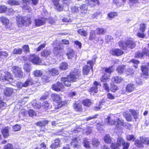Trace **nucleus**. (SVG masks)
<instances>
[{
  "label": "nucleus",
  "mask_w": 149,
  "mask_h": 149,
  "mask_svg": "<svg viewBox=\"0 0 149 149\" xmlns=\"http://www.w3.org/2000/svg\"><path fill=\"white\" fill-rule=\"evenodd\" d=\"M106 121L109 125H115L119 127L120 126H124L125 124L123 120L119 118L116 116L110 114L106 119Z\"/></svg>",
  "instance_id": "nucleus-1"
},
{
  "label": "nucleus",
  "mask_w": 149,
  "mask_h": 149,
  "mask_svg": "<svg viewBox=\"0 0 149 149\" xmlns=\"http://www.w3.org/2000/svg\"><path fill=\"white\" fill-rule=\"evenodd\" d=\"M31 23V19L28 17H19L17 19V24L19 27H21L24 25H29Z\"/></svg>",
  "instance_id": "nucleus-2"
},
{
  "label": "nucleus",
  "mask_w": 149,
  "mask_h": 149,
  "mask_svg": "<svg viewBox=\"0 0 149 149\" xmlns=\"http://www.w3.org/2000/svg\"><path fill=\"white\" fill-rule=\"evenodd\" d=\"M38 0H22V8L24 10H28L30 12L31 9L29 5L33 4L36 5L38 3Z\"/></svg>",
  "instance_id": "nucleus-3"
},
{
  "label": "nucleus",
  "mask_w": 149,
  "mask_h": 149,
  "mask_svg": "<svg viewBox=\"0 0 149 149\" xmlns=\"http://www.w3.org/2000/svg\"><path fill=\"white\" fill-rule=\"evenodd\" d=\"M95 59L94 58L87 62V65L84 66L83 68V72L84 74L87 75L91 69L92 70L93 67L95 64Z\"/></svg>",
  "instance_id": "nucleus-4"
},
{
  "label": "nucleus",
  "mask_w": 149,
  "mask_h": 149,
  "mask_svg": "<svg viewBox=\"0 0 149 149\" xmlns=\"http://www.w3.org/2000/svg\"><path fill=\"white\" fill-rule=\"evenodd\" d=\"M0 80H2L3 81H9L10 83H11L13 81L12 75L8 72L0 73Z\"/></svg>",
  "instance_id": "nucleus-5"
},
{
  "label": "nucleus",
  "mask_w": 149,
  "mask_h": 149,
  "mask_svg": "<svg viewBox=\"0 0 149 149\" xmlns=\"http://www.w3.org/2000/svg\"><path fill=\"white\" fill-rule=\"evenodd\" d=\"M80 74V71L76 69H74L70 72V74L68 75L69 78H70L71 80L75 81L76 79L79 76Z\"/></svg>",
  "instance_id": "nucleus-6"
},
{
  "label": "nucleus",
  "mask_w": 149,
  "mask_h": 149,
  "mask_svg": "<svg viewBox=\"0 0 149 149\" xmlns=\"http://www.w3.org/2000/svg\"><path fill=\"white\" fill-rule=\"evenodd\" d=\"M29 60L35 64L42 65L40 58L35 54H31L29 58Z\"/></svg>",
  "instance_id": "nucleus-7"
},
{
  "label": "nucleus",
  "mask_w": 149,
  "mask_h": 149,
  "mask_svg": "<svg viewBox=\"0 0 149 149\" xmlns=\"http://www.w3.org/2000/svg\"><path fill=\"white\" fill-rule=\"evenodd\" d=\"M52 97L53 100L54 101L57 102L58 104V107L63 106V105L64 104V102L61 100V99L59 95L56 93H54L52 95Z\"/></svg>",
  "instance_id": "nucleus-8"
},
{
  "label": "nucleus",
  "mask_w": 149,
  "mask_h": 149,
  "mask_svg": "<svg viewBox=\"0 0 149 149\" xmlns=\"http://www.w3.org/2000/svg\"><path fill=\"white\" fill-rule=\"evenodd\" d=\"M80 142L81 140L79 138L74 136L72 140L71 144L74 148H78L81 146Z\"/></svg>",
  "instance_id": "nucleus-9"
},
{
  "label": "nucleus",
  "mask_w": 149,
  "mask_h": 149,
  "mask_svg": "<svg viewBox=\"0 0 149 149\" xmlns=\"http://www.w3.org/2000/svg\"><path fill=\"white\" fill-rule=\"evenodd\" d=\"M13 71L15 76L17 77H21L23 75L21 68L18 67L14 66L12 68Z\"/></svg>",
  "instance_id": "nucleus-10"
},
{
  "label": "nucleus",
  "mask_w": 149,
  "mask_h": 149,
  "mask_svg": "<svg viewBox=\"0 0 149 149\" xmlns=\"http://www.w3.org/2000/svg\"><path fill=\"white\" fill-rule=\"evenodd\" d=\"M98 86H101L100 84L95 81L94 82L93 86L89 89V91L91 92V94L93 93H97L98 92Z\"/></svg>",
  "instance_id": "nucleus-11"
},
{
  "label": "nucleus",
  "mask_w": 149,
  "mask_h": 149,
  "mask_svg": "<svg viewBox=\"0 0 149 149\" xmlns=\"http://www.w3.org/2000/svg\"><path fill=\"white\" fill-rule=\"evenodd\" d=\"M74 81L71 80L70 78H69L68 76L66 78L63 77L61 79V83L64 84L66 86H70L71 82Z\"/></svg>",
  "instance_id": "nucleus-12"
},
{
  "label": "nucleus",
  "mask_w": 149,
  "mask_h": 149,
  "mask_svg": "<svg viewBox=\"0 0 149 149\" xmlns=\"http://www.w3.org/2000/svg\"><path fill=\"white\" fill-rule=\"evenodd\" d=\"M47 18H42L36 19L35 20V25L36 26H40L43 25L46 22Z\"/></svg>",
  "instance_id": "nucleus-13"
},
{
  "label": "nucleus",
  "mask_w": 149,
  "mask_h": 149,
  "mask_svg": "<svg viewBox=\"0 0 149 149\" xmlns=\"http://www.w3.org/2000/svg\"><path fill=\"white\" fill-rule=\"evenodd\" d=\"M79 7L80 9L79 13L80 14V15L82 16L87 13L88 6L86 4H84L79 6Z\"/></svg>",
  "instance_id": "nucleus-14"
},
{
  "label": "nucleus",
  "mask_w": 149,
  "mask_h": 149,
  "mask_svg": "<svg viewBox=\"0 0 149 149\" xmlns=\"http://www.w3.org/2000/svg\"><path fill=\"white\" fill-rule=\"evenodd\" d=\"M33 84V81L31 78H29L24 83L22 84L20 83L19 85L20 88H21L22 86L26 87L28 86L31 85Z\"/></svg>",
  "instance_id": "nucleus-15"
},
{
  "label": "nucleus",
  "mask_w": 149,
  "mask_h": 149,
  "mask_svg": "<svg viewBox=\"0 0 149 149\" xmlns=\"http://www.w3.org/2000/svg\"><path fill=\"white\" fill-rule=\"evenodd\" d=\"M63 85L60 82H58L56 84H54L52 86L53 89L56 91H61L63 89Z\"/></svg>",
  "instance_id": "nucleus-16"
},
{
  "label": "nucleus",
  "mask_w": 149,
  "mask_h": 149,
  "mask_svg": "<svg viewBox=\"0 0 149 149\" xmlns=\"http://www.w3.org/2000/svg\"><path fill=\"white\" fill-rule=\"evenodd\" d=\"M63 49L61 48L59 46L58 47H54L53 52L55 55L57 56L61 55L63 53Z\"/></svg>",
  "instance_id": "nucleus-17"
},
{
  "label": "nucleus",
  "mask_w": 149,
  "mask_h": 149,
  "mask_svg": "<svg viewBox=\"0 0 149 149\" xmlns=\"http://www.w3.org/2000/svg\"><path fill=\"white\" fill-rule=\"evenodd\" d=\"M60 0H52L54 5L58 11H61L63 9V7L59 4Z\"/></svg>",
  "instance_id": "nucleus-18"
},
{
  "label": "nucleus",
  "mask_w": 149,
  "mask_h": 149,
  "mask_svg": "<svg viewBox=\"0 0 149 149\" xmlns=\"http://www.w3.org/2000/svg\"><path fill=\"white\" fill-rule=\"evenodd\" d=\"M24 116H29L31 117L36 116L37 113L36 112L32 109H30L27 111H25L24 114Z\"/></svg>",
  "instance_id": "nucleus-19"
},
{
  "label": "nucleus",
  "mask_w": 149,
  "mask_h": 149,
  "mask_svg": "<svg viewBox=\"0 0 149 149\" xmlns=\"http://www.w3.org/2000/svg\"><path fill=\"white\" fill-rule=\"evenodd\" d=\"M126 48L128 47L131 49H133L135 46V44L134 42L130 40H127L125 42Z\"/></svg>",
  "instance_id": "nucleus-20"
},
{
  "label": "nucleus",
  "mask_w": 149,
  "mask_h": 149,
  "mask_svg": "<svg viewBox=\"0 0 149 149\" xmlns=\"http://www.w3.org/2000/svg\"><path fill=\"white\" fill-rule=\"evenodd\" d=\"M66 55L68 56L69 59L72 58L73 57L75 58V56H76L75 52L73 51V50L70 49H68Z\"/></svg>",
  "instance_id": "nucleus-21"
},
{
  "label": "nucleus",
  "mask_w": 149,
  "mask_h": 149,
  "mask_svg": "<svg viewBox=\"0 0 149 149\" xmlns=\"http://www.w3.org/2000/svg\"><path fill=\"white\" fill-rule=\"evenodd\" d=\"M111 81L114 83L119 84L123 81V79L120 76H114L112 78Z\"/></svg>",
  "instance_id": "nucleus-22"
},
{
  "label": "nucleus",
  "mask_w": 149,
  "mask_h": 149,
  "mask_svg": "<svg viewBox=\"0 0 149 149\" xmlns=\"http://www.w3.org/2000/svg\"><path fill=\"white\" fill-rule=\"evenodd\" d=\"M86 2L89 6L93 7L99 4L98 0H86Z\"/></svg>",
  "instance_id": "nucleus-23"
},
{
  "label": "nucleus",
  "mask_w": 149,
  "mask_h": 149,
  "mask_svg": "<svg viewBox=\"0 0 149 149\" xmlns=\"http://www.w3.org/2000/svg\"><path fill=\"white\" fill-rule=\"evenodd\" d=\"M60 142L59 139H56L54 143L50 146V147L52 149H55L60 146Z\"/></svg>",
  "instance_id": "nucleus-24"
},
{
  "label": "nucleus",
  "mask_w": 149,
  "mask_h": 149,
  "mask_svg": "<svg viewBox=\"0 0 149 149\" xmlns=\"http://www.w3.org/2000/svg\"><path fill=\"white\" fill-rule=\"evenodd\" d=\"M72 12L74 14H77L78 16V15H80V14L79 13L80 9L79 6L78 5H76V6L72 7L71 8Z\"/></svg>",
  "instance_id": "nucleus-25"
},
{
  "label": "nucleus",
  "mask_w": 149,
  "mask_h": 149,
  "mask_svg": "<svg viewBox=\"0 0 149 149\" xmlns=\"http://www.w3.org/2000/svg\"><path fill=\"white\" fill-rule=\"evenodd\" d=\"M111 53L113 55L118 56L122 55L123 53V52L120 49H113L111 51Z\"/></svg>",
  "instance_id": "nucleus-26"
},
{
  "label": "nucleus",
  "mask_w": 149,
  "mask_h": 149,
  "mask_svg": "<svg viewBox=\"0 0 149 149\" xmlns=\"http://www.w3.org/2000/svg\"><path fill=\"white\" fill-rule=\"evenodd\" d=\"M13 92V89L12 88H7L4 90V93L5 95L9 96H10Z\"/></svg>",
  "instance_id": "nucleus-27"
},
{
  "label": "nucleus",
  "mask_w": 149,
  "mask_h": 149,
  "mask_svg": "<svg viewBox=\"0 0 149 149\" xmlns=\"http://www.w3.org/2000/svg\"><path fill=\"white\" fill-rule=\"evenodd\" d=\"M1 132L4 138H6L9 136V133L8 127H5L2 129Z\"/></svg>",
  "instance_id": "nucleus-28"
},
{
  "label": "nucleus",
  "mask_w": 149,
  "mask_h": 149,
  "mask_svg": "<svg viewBox=\"0 0 149 149\" xmlns=\"http://www.w3.org/2000/svg\"><path fill=\"white\" fill-rule=\"evenodd\" d=\"M110 76L109 74H104L100 78V81L102 82L109 81V80Z\"/></svg>",
  "instance_id": "nucleus-29"
},
{
  "label": "nucleus",
  "mask_w": 149,
  "mask_h": 149,
  "mask_svg": "<svg viewBox=\"0 0 149 149\" xmlns=\"http://www.w3.org/2000/svg\"><path fill=\"white\" fill-rule=\"evenodd\" d=\"M135 86L132 84H130L127 86L126 90L127 91L130 92L134 91L135 89Z\"/></svg>",
  "instance_id": "nucleus-30"
},
{
  "label": "nucleus",
  "mask_w": 149,
  "mask_h": 149,
  "mask_svg": "<svg viewBox=\"0 0 149 149\" xmlns=\"http://www.w3.org/2000/svg\"><path fill=\"white\" fill-rule=\"evenodd\" d=\"M48 73L53 76H54L58 75L59 73V72L57 68H53L49 70Z\"/></svg>",
  "instance_id": "nucleus-31"
},
{
  "label": "nucleus",
  "mask_w": 149,
  "mask_h": 149,
  "mask_svg": "<svg viewBox=\"0 0 149 149\" xmlns=\"http://www.w3.org/2000/svg\"><path fill=\"white\" fill-rule=\"evenodd\" d=\"M0 20L3 24L4 25H6L9 23V20L8 19L3 16L0 17Z\"/></svg>",
  "instance_id": "nucleus-32"
},
{
  "label": "nucleus",
  "mask_w": 149,
  "mask_h": 149,
  "mask_svg": "<svg viewBox=\"0 0 149 149\" xmlns=\"http://www.w3.org/2000/svg\"><path fill=\"white\" fill-rule=\"evenodd\" d=\"M48 121L47 120H43L37 122L36 123V124L37 126L40 127H42L47 125L48 124Z\"/></svg>",
  "instance_id": "nucleus-33"
},
{
  "label": "nucleus",
  "mask_w": 149,
  "mask_h": 149,
  "mask_svg": "<svg viewBox=\"0 0 149 149\" xmlns=\"http://www.w3.org/2000/svg\"><path fill=\"white\" fill-rule=\"evenodd\" d=\"M83 143L84 146L86 148H91L90 143L87 139H84L83 141Z\"/></svg>",
  "instance_id": "nucleus-34"
},
{
  "label": "nucleus",
  "mask_w": 149,
  "mask_h": 149,
  "mask_svg": "<svg viewBox=\"0 0 149 149\" xmlns=\"http://www.w3.org/2000/svg\"><path fill=\"white\" fill-rule=\"evenodd\" d=\"M105 42L108 44H111V42L113 40V38L111 36L109 35H106L105 36Z\"/></svg>",
  "instance_id": "nucleus-35"
},
{
  "label": "nucleus",
  "mask_w": 149,
  "mask_h": 149,
  "mask_svg": "<svg viewBox=\"0 0 149 149\" xmlns=\"http://www.w3.org/2000/svg\"><path fill=\"white\" fill-rule=\"evenodd\" d=\"M148 67L146 65H142L141 67V70L143 74L146 76L148 75Z\"/></svg>",
  "instance_id": "nucleus-36"
},
{
  "label": "nucleus",
  "mask_w": 149,
  "mask_h": 149,
  "mask_svg": "<svg viewBox=\"0 0 149 149\" xmlns=\"http://www.w3.org/2000/svg\"><path fill=\"white\" fill-rule=\"evenodd\" d=\"M95 32L94 30H92L90 33L89 39L90 40H96Z\"/></svg>",
  "instance_id": "nucleus-37"
},
{
  "label": "nucleus",
  "mask_w": 149,
  "mask_h": 149,
  "mask_svg": "<svg viewBox=\"0 0 149 149\" xmlns=\"http://www.w3.org/2000/svg\"><path fill=\"white\" fill-rule=\"evenodd\" d=\"M8 3L10 6L17 5L19 4V2L16 0H10L7 1Z\"/></svg>",
  "instance_id": "nucleus-38"
},
{
  "label": "nucleus",
  "mask_w": 149,
  "mask_h": 149,
  "mask_svg": "<svg viewBox=\"0 0 149 149\" xmlns=\"http://www.w3.org/2000/svg\"><path fill=\"white\" fill-rule=\"evenodd\" d=\"M125 66L123 65L119 66L117 67L116 71L118 73L121 74L123 73V71L125 70Z\"/></svg>",
  "instance_id": "nucleus-39"
},
{
  "label": "nucleus",
  "mask_w": 149,
  "mask_h": 149,
  "mask_svg": "<svg viewBox=\"0 0 149 149\" xmlns=\"http://www.w3.org/2000/svg\"><path fill=\"white\" fill-rule=\"evenodd\" d=\"M104 141L107 143H109L111 142V138L110 136L108 134L106 135L104 138Z\"/></svg>",
  "instance_id": "nucleus-40"
},
{
  "label": "nucleus",
  "mask_w": 149,
  "mask_h": 149,
  "mask_svg": "<svg viewBox=\"0 0 149 149\" xmlns=\"http://www.w3.org/2000/svg\"><path fill=\"white\" fill-rule=\"evenodd\" d=\"M123 115L127 121H130L132 120L131 115L128 112H125L123 113Z\"/></svg>",
  "instance_id": "nucleus-41"
},
{
  "label": "nucleus",
  "mask_w": 149,
  "mask_h": 149,
  "mask_svg": "<svg viewBox=\"0 0 149 149\" xmlns=\"http://www.w3.org/2000/svg\"><path fill=\"white\" fill-rule=\"evenodd\" d=\"M59 68L62 70H66L68 68V63L66 62L62 63L60 64Z\"/></svg>",
  "instance_id": "nucleus-42"
},
{
  "label": "nucleus",
  "mask_w": 149,
  "mask_h": 149,
  "mask_svg": "<svg viewBox=\"0 0 149 149\" xmlns=\"http://www.w3.org/2000/svg\"><path fill=\"white\" fill-rule=\"evenodd\" d=\"M125 141L124 139L121 137L118 138L117 141V144L120 146L124 144Z\"/></svg>",
  "instance_id": "nucleus-43"
},
{
  "label": "nucleus",
  "mask_w": 149,
  "mask_h": 149,
  "mask_svg": "<svg viewBox=\"0 0 149 149\" xmlns=\"http://www.w3.org/2000/svg\"><path fill=\"white\" fill-rule=\"evenodd\" d=\"M43 72L41 70H36L33 72V74L36 77H40L42 75Z\"/></svg>",
  "instance_id": "nucleus-44"
},
{
  "label": "nucleus",
  "mask_w": 149,
  "mask_h": 149,
  "mask_svg": "<svg viewBox=\"0 0 149 149\" xmlns=\"http://www.w3.org/2000/svg\"><path fill=\"white\" fill-rule=\"evenodd\" d=\"M50 54V52L47 49H44L41 53V56L43 57H46Z\"/></svg>",
  "instance_id": "nucleus-45"
},
{
  "label": "nucleus",
  "mask_w": 149,
  "mask_h": 149,
  "mask_svg": "<svg viewBox=\"0 0 149 149\" xmlns=\"http://www.w3.org/2000/svg\"><path fill=\"white\" fill-rule=\"evenodd\" d=\"M77 32L79 34L84 36H86L88 33L87 32L83 29L78 30Z\"/></svg>",
  "instance_id": "nucleus-46"
},
{
  "label": "nucleus",
  "mask_w": 149,
  "mask_h": 149,
  "mask_svg": "<svg viewBox=\"0 0 149 149\" xmlns=\"http://www.w3.org/2000/svg\"><path fill=\"white\" fill-rule=\"evenodd\" d=\"M92 130L91 128L87 127L86 128L83 130V133L86 135L88 134L91 132Z\"/></svg>",
  "instance_id": "nucleus-47"
},
{
  "label": "nucleus",
  "mask_w": 149,
  "mask_h": 149,
  "mask_svg": "<svg viewBox=\"0 0 149 149\" xmlns=\"http://www.w3.org/2000/svg\"><path fill=\"white\" fill-rule=\"evenodd\" d=\"M24 69L27 72H29L31 70L30 65L27 63L24 64Z\"/></svg>",
  "instance_id": "nucleus-48"
},
{
  "label": "nucleus",
  "mask_w": 149,
  "mask_h": 149,
  "mask_svg": "<svg viewBox=\"0 0 149 149\" xmlns=\"http://www.w3.org/2000/svg\"><path fill=\"white\" fill-rule=\"evenodd\" d=\"M92 144L94 147H97L100 144V142L97 139H94L92 141Z\"/></svg>",
  "instance_id": "nucleus-49"
},
{
  "label": "nucleus",
  "mask_w": 149,
  "mask_h": 149,
  "mask_svg": "<svg viewBox=\"0 0 149 149\" xmlns=\"http://www.w3.org/2000/svg\"><path fill=\"white\" fill-rule=\"evenodd\" d=\"M98 34H104L106 32V30L101 28H97L96 30Z\"/></svg>",
  "instance_id": "nucleus-50"
},
{
  "label": "nucleus",
  "mask_w": 149,
  "mask_h": 149,
  "mask_svg": "<svg viewBox=\"0 0 149 149\" xmlns=\"http://www.w3.org/2000/svg\"><path fill=\"white\" fill-rule=\"evenodd\" d=\"M126 139L129 141H134L136 138L135 136L133 135H129L126 136Z\"/></svg>",
  "instance_id": "nucleus-51"
},
{
  "label": "nucleus",
  "mask_w": 149,
  "mask_h": 149,
  "mask_svg": "<svg viewBox=\"0 0 149 149\" xmlns=\"http://www.w3.org/2000/svg\"><path fill=\"white\" fill-rule=\"evenodd\" d=\"M134 144L135 146L138 147H141L143 146V143H142L141 141H141H140L138 140H136L135 141Z\"/></svg>",
  "instance_id": "nucleus-52"
},
{
  "label": "nucleus",
  "mask_w": 149,
  "mask_h": 149,
  "mask_svg": "<svg viewBox=\"0 0 149 149\" xmlns=\"http://www.w3.org/2000/svg\"><path fill=\"white\" fill-rule=\"evenodd\" d=\"M42 107L46 109H49L50 108L48 102L45 101L43 102L42 105Z\"/></svg>",
  "instance_id": "nucleus-53"
},
{
  "label": "nucleus",
  "mask_w": 149,
  "mask_h": 149,
  "mask_svg": "<svg viewBox=\"0 0 149 149\" xmlns=\"http://www.w3.org/2000/svg\"><path fill=\"white\" fill-rule=\"evenodd\" d=\"M139 30L142 32L143 33L145 31L146 28V25L144 24H141L140 25Z\"/></svg>",
  "instance_id": "nucleus-54"
},
{
  "label": "nucleus",
  "mask_w": 149,
  "mask_h": 149,
  "mask_svg": "<svg viewBox=\"0 0 149 149\" xmlns=\"http://www.w3.org/2000/svg\"><path fill=\"white\" fill-rule=\"evenodd\" d=\"M83 103L84 106H89L91 104L92 102L89 100L86 99L83 101Z\"/></svg>",
  "instance_id": "nucleus-55"
},
{
  "label": "nucleus",
  "mask_w": 149,
  "mask_h": 149,
  "mask_svg": "<svg viewBox=\"0 0 149 149\" xmlns=\"http://www.w3.org/2000/svg\"><path fill=\"white\" fill-rule=\"evenodd\" d=\"M75 109L77 111H80L81 108V105L80 104L75 103L74 105Z\"/></svg>",
  "instance_id": "nucleus-56"
},
{
  "label": "nucleus",
  "mask_w": 149,
  "mask_h": 149,
  "mask_svg": "<svg viewBox=\"0 0 149 149\" xmlns=\"http://www.w3.org/2000/svg\"><path fill=\"white\" fill-rule=\"evenodd\" d=\"M22 53V49L20 48L15 49L13 52L14 54H20Z\"/></svg>",
  "instance_id": "nucleus-57"
},
{
  "label": "nucleus",
  "mask_w": 149,
  "mask_h": 149,
  "mask_svg": "<svg viewBox=\"0 0 149 149\" xmlns=\"http://www.w3.org/2000/svg\"><path fill=\"white\" fill-rule=\"evenodd\" d=\"M129 112L132 113L134 118L136 119L137 118V113L134 110L130 109L129 110Z\"/></svg>",
  "instance_id": "nucleus-58"
},
{
  "label": "nucleus",
  "mask_w": 149,
  "mask_h": 149,
  "mask_svg": "<svg viewBox=\"0 0 149 149\" xmlns=\"http://www.w3.org/2000/svg\"><path fill=\"white\" fill-rule=\"evenodd\" d=\"M140 139L142 143L147 144L149 143V140L148 139L142 137L140 138Z\"/></svg>",
  "instance_id": "nucleus-59"
},
{
  "label": "nucleus",
  "mask_w": 149,
  "mask_h": 149,
  "mask_svg": "<svg viewBox=\"0 0 149 149\" xmlns=\"http://www.w3.org/2000/svg\"><path fill=\"white\" fill-rule=\"evenodd\" d=\"M8 55L7 52H0V58H4L6 57Z\"/></svg>",
  "instance_id": "nucleus-60"
},
{
  "label": "nucleus",
  "mask_w": 149,
  "mask_h": 149,
  "mask_svg": "<svg viewBox=\"0 0 149 149\" xmlns=\"http://www.w3.org/2000/svg\"><path fill=\"white\" fill-rule=\"evenodd\" d=\"M7 9V7L6 6H0V13L5 12Z\"/></svg>",
  "instance_id": "nucleus-61"
},
{
  "label": "nucleus",
  "mask_w": 149,
  "mask_h": 149,
  "mask_svg": "<svg viewBox=\"0 0 149 149\" xmlns=\"http://www.w3.org/2000/svg\"><path fill=\"white\" fill-rule=\"evenodd\" d=\"M50 75H48V76L45 75L42 78V81L44 82H47L49 81V78L50 77Z\"/></svg>",
  "instance_id": "nucleus-62"
},
{
  "label": "nucleus",
  "mask_w": 149,
  "mask_h": 149,
  "mask_svg": "<svg viewBox=\"0 0 149 149\" xmlns=\"http://www.w3.org/2000/svg\"><path fill=\"white\" fill-rule=\"evenodd\" d=\"M130 62L134 64V67L135 68H136L138 67L137 64L139 63V62L137 60L132 59L130 61Z\"/></svg>",
  "instance_id": "nucleus-63"
},
{
  "label": "nucleus",
  "mask_w": 149,
  "mask_h": 149,
  "mask_svg": "<svg viewBox=\"0 0 149 149\" xmlns=\"http://www.w3.org/2000/svg\"><path fill=\"white\" fill-rule=\"evenodd\" d=\"M21 126L20 125H14L13 129L14 131H17L20 130L21 129Z\"/></svg>",
  "instance_id": "nucleus-64"
}]
</instances>
